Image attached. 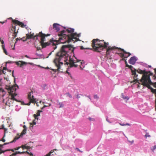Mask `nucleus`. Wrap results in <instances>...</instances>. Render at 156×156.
<instances>
[{
    "label": "nucleus",
    "mask_w": 156,
    "mask_h": 156,
    "mask_svg": "<svg viewBox=\"0 0 156 156\" xmlns=\"http://www.w3.org/2000/svg\"><path fill=\"white\" fill-rule=\"evenodd\" d=\"M133 140L132 141V143H133Z\"/></svg>",
    "instance_id": "338daca9"
},
{
    "label": "nucleus",
    "mask_w": 156,
    "mask_h": 156,
    "mask_svg": "<svg viewBox=\"0 0 156 156\" xmlns=\"http://www.w3.org/2000/svg\"><path fill=\"white\" fill-rule=\"evenodd\" d=\"M9 94L11 96V98L10 100H8V101H7V103H6V105H8L10 106V103H9V102H12V101H11L12 100H14L17 102H20V101H19L17 99L15 98V96L13 94H12L10 92V94Z\"/></svg>",
    "instance_id": "9d476101"
},
{
    "label": "nucleus",
    "mask_w": 156,
    "mask_h": 156,
    "mask_svg": "<svg viewBox=\"0 0 156 156\" xmlns=\"http://www.w3.org/2000/svg\"><path fill=\"white\" fill-rule=\"evenodd\" d=\"M66 73L68 74L69 73L67 71H66Z\"/></svg>",
    "instance_id": "680f3d73"
},
{
    "label": "nucleus",
    "mask_w": 156,
    "mask_h": 156,
    "mask_svg": "<svg viewBox=\"0 0 156 156\" xmlns=\"http://www.w3.org/2000/svg\"><path fill=\"white\" fill-rule=\"evenodd\" d=\"M53 28L54 29L56 30L57 31H58L60 30L59 25L56 23H54L53 25Z\"/></svg>",
    "instance_id": "f3484780"
},
{
    "label": "nucleus",
    "mask_w": 156,
    "mask_h": 156,
    "mask_svg": "<svg viewBox=\"0 0 156 156\" xmlns=\"http://www.w3.org/2000/svg\"><path fill=\"white\" fill-rule=\"evenodd\" d=\"M74 31V29L71 28H68L66 30L61 31L58 33V35L59 37L58 41L61 43L72 41L74 43L77 41L78 39L77 37H79V36L76 33H73Z\"/></svg>",
    "instance_id": "7ed1b4c3"
},
{
    "label": "nucleus",
    "mask_w": 156,
    "mask_h": 156,
    "mask_svg": "<svg viewBox=\"0 0 156 156\" xmlns=\"http://www.w3.org/2000/svg\"><path fill=\"white\" fill-rule=\"evenodd\" d=\"M122 98L124 100H128L129 99V98L126 96H125L123 93L121 94Z\"/></svg>",
    "instance_id": "6ab92c4d"
},
{
    "label": "nucleus",
    "mask_w": 156,
    "mask_h": 156,
    "mask_svg": "<svg viewBox=\"0 0 156 156\" xmlns=\"http://www.w3.org/2000/svg\"><path fill=\"white\" fill-rule=\"evenodd\" d=\"M151 137V136L148 133H146L145 135V137L147 138V137Z\"/></svg>",
    "instance_id": "bb28decb"
},
{
    "label": "nucleus",
    "mask_w": 156,
    "mask_h": 156,
    "mask_svg": "<svg viewBox=\"0 0 156 156\" xmlns=\"http://www.w3.org/2000/svg\"><path fill=\"white\" fill-rule=\"evenodd\" d=\"M27 129H24L22 133V135L26 133Z\"/></svg>",
    "instance_id": "393cba45"
},
{
    "label": "nucleus",
    "mask_w": 156,
    "mask_h": 156,
    "mask_svg": "<svg viewBox=\"0 0 156 156\" xmlns=\"http://www.w3.org/2000/svg\"><path fill=\"white\" fill-rule=\"evenodd\" d=\"M13 72H14V71H13L12 72V76H13L14 77H15V76H14V74H13Z\"/></svg>",
    "instance_id": "a18cd8bd"
},
{
    "label": "nucleus",
    "mask_w": 156,
    "mask_h": 156,
    "mask_svg": "<svg viewBox=\"0 0 156 156\" xmlns=\"http://www.w3.org/2000/svg\"><path fill=\"white\" fill-rule=\"evenodd\" d=\"M12 24L11 30L12 31V32L14 34L12 35L13 40L14 38L17 36L18 30L19 28V27H17V30H16L17 25H15L17 24L18 25L22 28L25 27L26 25H25L22 22H20L16 20L12 19Z\"/></svg>",
    "instance_id": "20e7f679"
},
{
    "label": "nucleus",
    "mask_w": 156,
    "mask_h": 156,
    "mask_svg": "<svg viewBox=\"0 0 156 156\" xmlns=\"http://www.w3.org/2000/svg\"><path fill=\"white\" fill-rule=\"evenodd\" d=\"M16 87H17V88L19 87L16 84L11 86L6 85L5 88L8 91L9 94H10V92L12 94H13V92H15L16 90Z\"/></svg>",
    "instance_id": "1a4fd4ad"
},
{
    "label": "nucleus",
    "mask_w": 156,
    "mask_h": 156,
    "mask_svg": "<svg viewBox=\"0 0 156 156\" xmlns=\"http://www.w3.org/2000/svg\"><path fill=\"white\" fill-rule=\"evenodd\" d=\"M82 47H81V49H82V48H82Z\"/></svg>",
    "instance_id": "774afa93"
},
{
    "label": "nucleus",
    "mask_w": 156,
    "mask_h": 156,
    "mask_svg": "<svg viewBox=\"0 0 156 156\" xmlns=\"http://www.w3.org/2000/svg\"><path fill=\"white\" fill-rule=\"evenodd\" d=\"M118 54L120 56L121 58H122V60H124V54L123 53H118Z\"/></svg>",
    "instance_id": "4be33fe9"
},
{
    "label": "nucleus",
    "mask_w": 156,
    "mask_h": 156,
    "mask_svg": "<svg viewBox=\"0 0 156 156\" xmlns=\"http://www.w3.org/2000/svg\"><path fill=\"white\" fill-rule=\"evenodd\" d=\"M80 95L83 96V95L78 94L76 95V98L77 99H79V98H80Z\"/></svg>",
    "instance_id": "72a5a7b5"
},
{
    "label": "nucleus",
    "mask_w": 156,
    "mask_h": 156,
    "mask_svg": "<svg viewBox=\"0 0 156 156\" xmlns=\"http://www.w3.org/2000/svg\"><path fill=\"white\" fill-rule=\"evenodd\" d=\"M37 50H39L41 49V48L40 47H37Z\"/></svg>",
    "instance_id": "49530a36"
},
{
    "label": "nucleus",
    "mask_w": 156,
    "mask_h": 156,
    "mask_svg": "<svg viewBox=\"0 0 156 156\" xmlns=\"http://www.w3.org/2000/svg\"><path fill=\"white\" fill-rule=\"evenodd\" d=\"M129 68L131 69L132 73V75L133 76V79L134 80L133 81H131V83H138L140 84V83L139 82V80L137 78L138 75L136 73V69H135L133 67V66L131 65H130Z\"/></svg>",
    "instance_id": "0eeeda50"
},
{
    "label": "nucleus",
    "mask_w": 156,
    "mask_h": 156,
    "mask_svg": "<svg viewBox=\"0 0 156 156\" xmlns=\"http://www.w3.org/2000/svg\"><path fill=\"white\" fill-rule=\"evenodd\" d=\"M36 102H37V101H36ZM36 105H37V106H39V105H38V103H37L36 102Z\"/></svg>",
    "instance_id": "6e6d98bb"
},
{
    "label": "nucleus",
    "mask_w": 156,
    "mask_h": 156,
    "mask_svg": "<svg viewBox=\"0 0 156 156\" xmlns=\"http://www.w3.org/2000/svg\"><path fill=\"white\" fill-rule=\"evenodd\" d=\"M136 72H137L139 73L140 74H143V75H144L145 74V75L146 74H147L149 73L150 72H146L145 70H142L141 69H139L138 70L136 69Z\"/></svg>",
    "instance_id": "dca6fc26"
},
{
    "label": "nucleus",
    "mask_w": 156,
    "mask_h": 156,
    "mask_svg": "<svg viewBox=\"0 0 156 156\" xmlns=\"http://www.w3.org/2000/svg\"><path fill=\"white\" fill-rule=\"evenodd\" d=\"M42 112V110H38L36 114H34V117L35 118V119L37 120L38 119V116H39L40 115V112Z\"/></svg>",
    "instance_id": "a211bd4d"
},
{
    "label": "nucleus",
    "mask_w": 156,
    "mask_h": 156,
    "mask_svg": "<svg viewBox=\"0 0 156 156\" xmlns=\"http://www.w3.org/2000/svg\"><path fill=\"white\" fill-rule=\"evenodd\" d=\"M2 49H3V50L4 52L6 55H8V53L6 50V49L5 48V45H2Z\"/></svg>",
    "instance_id": "aec40b11"
},
{
    "label": "nucleus",
    "mask_w": 156,
    "mask_h": 156,
    "mask_svg": "<svg viewBox=\"0 0 156 156\" xmlns=\"http://www.w3.org/2000/svg\"><path fill=\"white\" fill-rule=\"evenodd\" d=\"M66 94L67 95L69 96V98H71L72 97L71 95L69 93H67Z\"/></svg>",
    "instance_id": "2f4dec72"
},
{
    "label": "nucleus",
    "mask_w": 156,
    "mask_h": 156,
    "mask_svg": "<svg viewBox=\"0 0 156 156\" xmlns=\"http://www.w3.org/2000/svg\"><path fill=\"white\" fill-rule=\"evenodd\" d=\"M21 147H17L16 148L14 149V150H18L19 148H20Z\"/></svg>",
    "instance_id": "ea45409f"
},
{
    "label": "nucleus",
    "mask_w": 156,
    "mask_h": 156,
    "mask_svg": "<svg viewBox=\"0 0 156 156\" xmlns=\"http://www.w3.org/2000/svg\"><path fill=\"white\" fill-rule=\"evenodd\" d=\"M16 154H17V153L16 152L15 153H14L12 154L11 155H10V156H13L16 155Z\"/></svg>",
    "instance_id": "4c0bfd02"
},
{
    "label": "nucleus",
    "mask_w": 156,
    "mask_h": 156,
    "mask_svg": "<svg viewBox=\"0 0 156 156\" xmlns=\"http://www.w3.org/2000/svg\"><path fill=\"white\" fill-rule=\"evenodd\" d=\"M1 43L2 44V45H4V41L3 40H0Z\"/></svg>",
    "instance_id": "a19ab883"
},
{
    "label": "nucleus",
    "mask_w": 156,
    "mask_h": 156,
    "mask_svg": "<svg viewBox=\"0 0 156 156\" xmlns=\"http://www.w3.org/2000/svg\"><path fill=\"white\" fill-rule=\"evenodd\" d=\"M36 124V122H35V120H34L33 121V122L32 123H31V125H35Z\"/></svg>",
    "instance_id": "473e14b6"
},
{
    "label": "nucleus",
    "mask_w": 156,
    "mask_h": 156,
    "mask_svg": "<svg viewBox=\"0 0 156 156\" xmlns=\"http://www.w3.org/2000/svg\"><path fill=\"white\" fill-rule=\"evenodd\" d=\"M139 87H140V86H139V85H138V88H139Z\"/></svg>",
    "instance_id": "e2e57ef3"
},
{
    "label": "nucleus",
    "mask_w": 156,
    "mask_h": 156,
    "mask_svg": "<svg viewBox=\"0 0 156 156\" xmlns=\"http://www.w3.org/2000/svg\"><path fill=\"white\" fill-rule=\"evenodd\" d=\"M6 69H7L6 68H5V67H4L3 68V69L2 70V73L4 74H5V73H6V72H5V71H4V70H6Z\"/></svg>",
    "instance_id": "c85d7f7f"
},
{
    "label": "nucleus",
    "mask_w": 156,
    "mask_h": 156,
    "mask_svg": "<svg viewBox=\"0 0 156 156\" xmlns=\"http://www.w3.org/2000/svg\"><path fill=\"white\" fill-rule=\"evenodd\" d=\"M4 136L3 137V138H2V140H1V141H2L3 142H5V139H4Z\"/></svg>",
    "instance_id": "79ce46f5"
},
{
    "label": "nucleus",
    "mask_w": 156,
    "mask_h": 156,
    "mask_svg": "<svg viewBox=\"0 0 156 156\" xmlns=\"http://www.w3.org/2000/svg\"><path fill=\"white\" fill-rule=\"evenodd\" d=\"M12 151V152H14V151L13 150V149H8L6 150H5L4 151H2V153H4L5 152L7 151Z\"/></svg>",
    "instance_id": "a878e982"
},
{
    "label": "nucleus",
    "mask_w": 156,
    "mask_h": 156,
    "mask_svg": "<svg viewBox=\"0 0 156 156\" xmlns=\"http://www.w3.org/2000/svg\"><path fill=\"white\" fill-rule=\"evenodd\" d=\"M68 74L70 76V77L72 78V76H71V75L70 73H68Z\"/></svg>",
    "instance_id": "3c124183"
},
{
    "label": "nucleus",
    "mask_w": 156,
    "mask_h": 156,
    "mask_svg": "<svg viewBox=\"0 0 156 156\" xmlns=\"http://www.w3.org/2000/svg\"><path fill=\"white\" fill-rule=\"evenodd\" d=\"M154 72L156 74V68H155L154 69ZM154 78H156V76H154Z\"/></svg>",
    "instance_id": "c03bdc74"
},
{
    "label": "nucleus",
    "mask_w": 156,
    "mask_h": 156,
    "mask_svg": "<svg viewBox=\"0 0 156 156\" xmlns=\"http://www.w3.org/2000/svg\"><path fill=\"white\" fill-rule=\"evenodd\" d=\"M20 138V137H17V136H16L15 138H14V139H13V140L12 141H11L10 142H8V143H5L3 144V145H0V147H2L4 146V145H7V144H9V143H12L13 142H15L17 140H18L19 138Z\"/></svg>",
    "instance_id": "2eb2a0df"
},
{
    "label": "nucleus",
    "mask_w": 156,
    "mask_h": 156,
    "mask_svg": "<svg viewBox=\"0 0 156 156\" xmlns=\"http://www.w3.org/2000/svg\"><path fill=\"white\" fill-rule=\"evenodd\" d=\"M50 35V34H43L41 31L40 32L39 34H36L34 37H36V40L38 39L37 37H39L41 38V41L40 43L41 44H42L43 42L45 41V37L49 36Z\"/></svg>",
    "instance_id": "6e6552de"
},
{
    "label": "nucleus",
    "mask_w": 156,
    "mask_h": 156,
    "mask_svg": "<svg viewBox=\"0 0 156 156\" xmlns=\"http://www.w3.org/2000/svg\"><path fill=\"white\" fill-rule=\"evenodd\" d=\"M156 149V145H154V146L152 148H151V150L154 151L155 149Z\"/></svg>",
    "instance_id": "cd10ccee"
},
{
    "label": "nucleus",
    "mask_w": 156,
    "mask_h": 156,
    "mask_svg": "<svg viewBox=\"0 0 156 156\" xmlns=\"http://www.w3.org/2000/svg\"><path fill=\"white\" fill-rule=\"evenodd\" d=\"M23 127L24 128V129H26V126H25L24 125L23 126Z\"/></svg>",
    "instance_id": "bf43d9fd"
},
{
    "label": "nucleus",
    "mask_w": 156,
    "mask_h": 156,
    "mask_svg": "<svg viewBox=\"0 0 156 156\" xmlns=\"http://www.w3.org/2000/svg\"><path fill=\"white\" fill-rule=\"evenodd\" d=\"M88 119H89L90 120V121H94V119L93 118H91L90 117H89V118H88Z\"/></svg>",
    "instance_id": "58836bf2"
},
{
    "label": "nucleus",
    "mask_w": 156,
    "mask_h": 156,
    "mask_svg": "<svg viewBox=\"0 0 156 156\" xmlns=\"http://www.w3.org/2000/svg\"><path fill=\"white\" fill-rule=\"evenodd\" d=\"M16 65L18 66H19L20 67H22L24 66V65H26L28 63L22 61H20L18 62H15Z\"/></svg>",
    "instance_id": "4468645a"
},
{
    "label": "nucleus",
    "mask_w": 156,
    "mask_h": 156,
    "mask_svg": "<svg viewBox=\"0 0 156 156\" xmlns=\"http://www.w3.org/2000/svg\"><path fill=\"white\" fill-rule=\"evenodd\" d=\"M59 105H60L59 108H62L63 107V105L62 103L59 102Z\"/></svg>",
    "instance_id": "c756f323"
},
{
    "label": "nucleus",
    "mask_w": 156,
    "mask_h": 156,
    "mask_svg": "<svg viewBox=\"0 0 156 156\" xmlns=\"http://www.w3.org/2000/svg\"><path fill=\"white\" fill-rule=\"evenodd\" d=\"M152 75L153 73L150 72L147 74L145 75L144 74V75H142L141 79L140 80V81L142 85L148 88H150V85H152L153 83L151 80L150 76Z\"/></svg>",
    "instance_id": "39448f33"
},
{
    "label": "nucleus",
    "mask_w": 156,
    "mask_h": 156,
    "mask_svg": "<svg viewBox=\"0 0 156 156\" xmlns=\"http://www.w3.org/2000/svg\"><path fill=\"white\" fill-rule=\"evenodd\" d=\"M92 46L95 51L100 52L101 50H102L106 48V57L110 55L111 51L114 50H120L121 51L123 52L124 54H128V55H124V58H127L131 55L129 52H126L124 49L120 48H118L115 46L111 47V46H108V42H106L104 40H100L98 39H94L92 41Z\"/></svg>",
    "instance_id": "f03ea898"
},
{
    "label": "nucleus",
    "mask_w": 156,
    "mask_h": 156,
    "mask_svg": "<svg viewBox=\"0 0 156 156\" xmlns=\"http://www.w3.org/2000/svg\"><path fill=\"white\" fill-rule=\"evenodd\" d=\"M152 85H153L154 87L156 88V82L154 83H153L152 84Z\"/></svg>",
    "instance_id": "e433bc0d"
},
{
    "label": "nucleus",
    "mask_w": 156,
    "mask_h": 156,
    "mask_svg": "<svg viewBox=\"0 0 156 156\" xmlns=\"http://www.w3.org/2000/svg\"><path fill=\"white\" fill-rule=\"evenodd\" d=\"M26 38V37H25V38H23V40H25V38Z\"/></svg>",
    "instance_id": "69168bd1"
},
{
    "label": "nucleus",
    "mask_w": 156,
    "mask_h": 156,
    "mask_svg": "<svg viewBox=\"0 0 156 156\" xmlns=\"http://www.w3.org/2000/svg\"><path fill=\"white\" fill-rule=\"evenodd\" d=\"M12 49L13 50H14L15 49V45H14V46H13V48Z\"/></svg>",
    "instance_id": "13d9d810"
},
{
    "label": "nucleus",
    "mask_w": 156,
    "mask_h": 156,
    "mask_svg": "<svg viewBox=\"0 0 156 156\" xmlns=\"http://www.w3.org/2000/svg\"><path fill=\"white\" fill-rule=\"evenodd\" d=\"M25 38V37H23L22 38H20V37L19 38H17L16 39V42L15 44L16 43V42L18 41V40H22L23 41V38Z\"/></svg>",
    "instance_id": "5701e85b"
},
{
    "label": "nucleus",
    "mask_w": 156,
    "mask_h": 156,
    "mask_svg": "<svg viewBox=\"0 0 156 156\" xmlns=\"http://www.w3.org/2000/svg\"><path fill=\"white\" fill-rule=\"evenodd\" d=\"M106 121H108V122H110V123H111L110 122L108 121V119H106Z\"/></svg>",
    "instance_id": "4d7b16f0"
},
{
    "label": "nucleus",
    "mask_w": 156,
    "mask_h": 156,
    "mask_svg": "<svg viewBox=\"0 0 156 156\" xmlns=\"http://www.w3.org/2000/svg\"><path fill=\"white\" fill-rule=\"evenodd\" d=\"M94 98L95 99H98L99 98L98 97V95H95L94 96Z\"/></svg>",
    "instance_id": "f704fd0d"
},
{
    "label": "nucleus",
    "mask_w": 156,
    "mask_h": 156,
    "mask_svg": "<svg viewBox=\"0 0 156 156\" xmlns=\"http://www.w3.org/2000/svg\"><path fill=\"white\" fill-rule=\"evenodd\" d=\"M69 50H71L72 52L73 51V48L71 45H63L62 47L59 51L57 53L55 58L54 60V62L58 69H52V70L55 72L57 70L62 72L60 70V64L62 65L63 62H66L67 65L69 64L71 67H76L79 65L81 69L84 68V66L83 65L84 63L82 62L79 63V62H80L81 60L77 59L74 55L72 58L69 57V62H67L68 58V52Z\"/></svg>",
    "instance_id": "f257e3e1"
},
{
    "label": "nucleus",
    "mask_w": 156,
    "mask_h": 156,
    "mask_svg": "<svg viewBox=\"0 0 156 156\" xmlns=\"http://www.w3.org/2000/svg\"><path fill=\"white\" fill-rule=\"evenodd\" d=\"M124 60H125V64H126H126H127V61H126V60H125V59H124Z\"/></svg>",
    "instance_id": "5fc2aeb1"
},
{
    "label": "nucleus",
    "mask_w": 156,
    "mask_h": 156,
    "mask_svg": "<svg viewBox=\"0 0 156 156\" xmlns=\"http://www.w3.org/2000/svg\"><path fill=\"white\" fill-rule=\"evenodd\" d=\"M13 94H14V96H16L17 95V94L15 93V92H13Z\"/></svg>",
    "instance_id": "8fccbe9b"
},
{
    "label": "nucleus",
    "mask_w": 156,
    "mask_h": 156,
    "mask_svg": "<svg viewBox=\"0 0 156 156\" xmlns=\"http://www.w3.org/2000/svg\"><path fill=\"white\" fill-rule=\"evenodd\" d=\"M33 93V92L32 91L29 93L28 95V98L30 102H32V103H36V99H34V96L33 95H32Z\"/></svg>",
    "instance_id": "9b49d317"
},
{
    "label": "nucleus",
    "mask_w": 156,
    "mask_h": 156,
    "mask_svg": "<svg viewBox=\"0 0 156 156\" xmlns=\"http://www.w3.org/2000/svg\"><path fill=\"white\" fill-rule=\"evenodd\" d=\"M76 150H77V151H79L80 152H82V151H80L78 148H76L75 149Z\"/></svg>",
    "instance_id": "c9c22d12"
},
{
    "label": "nucleus",
    "mask_w": 156,
    "mask_h": 156,
    "mask_svg": "<svg viewBox=\"0 0 156 156\" xmlns=\"http://www.w3.org/2000/svg\"><path fill=\"white\" fill-rule=\"evenodd\" d=\"M47 106L45 105H44V106L42 108H41V109H43L45 107H46Z\"/></svg>",
    "instance_id": "37998d69"
},
{
    "label": "nucleus",
    "mask_w": 156,
    "mask_h": 156,
    "mask_svg": "<svg viewBox=\"0 0 156 156\" xmlns=\"http://www.w3.org/2000/svg\"><path fill=\"white\" fill-rule=\"evenodd\" d=\"M31 102H30H30L28 103L27 104V105H30V103Z\"/></svg>",
    "instance_id": "de8ad7c7"
},
{
    "label": "nucleus",
    "mask_w": 156,
    "mask_h": 156,
    "mask_svg": "<svg viewBox=\"0 0 156 156\" xmlns=\"http://www.w3.org/2000/svg\"><path fill=\"white\" fill-rule=\"evenodd\" d=\"M119 123L120 124V125L121 126H130V124L128 123H126L125 124H122L120 123Z\"/></svg>",
    "instance_id": "b1692460"
},
{
    "label": "nucleus",
    "mask_w": 156,
    "mask_h": 156,
    "mask_svg": "<svg viewBox=\"0 0 156 156\" xmlns=\"http://www.w3.org/2000/svg\"><path fill=\"white\" fill-rule=\"evenodd\" d=\"M40 103H41V101H40Z\"/></svg>",
    "instance_id": "0e129e2a"
},
{
    "label": "nucleus",
    "mask_w": 156,
    "mask_h": 156,
    "mask_svg": "<svg viewBox=\"0 0 156 156\" xmlns=\"http://www.w3.org/2000/svg\"><path fill=\"white\" fill-rule=\"evenodd\" d=\"M16 153H17V154H24L25 153V152H24V151H23L22 152H20V151H16Z\"/></svg>",
    "instance_id": "7c9ffc66"
},
{
    "label": "nucleus",
    "mask_w": 156,
    "mask_h": 156,
    "mask_svg": "<svg viewBox=\"0 0 156 156\" xmlns=\"http://www.w3.org/2000/svg\"><path fill=\"white\" fill-rule=\"evenodd\" d=\"M60 43V42H59L58 40L54 41L50 40L49 41L45 43H44V42H43V44H41V45L42 46V48H44L47 46L51 45L52 46H54L53 48L54 49H55L57 48L56 45H57Z\"/></svg>",
    "instance_id": "423d86ee"
},
{
    "label": "nucleus",
    "mask_w": 156,
    "mask_h": 156,
    "mask_svg": "<svg viewBox=\"0 0 156 156\" xmlns=\"http://www.w3.org/2000/svg\"><path fill=\"white\" fill-rule=\"evenodd\" d=\"M21 147L23 149H24L25 148L28 149L30 148H31L32 147L29 146H26L25 145H22L21 146Z\"/></svg>",
    "instance_id": "412c9836"
},
{
    "label": "nucleus",
    "mask_w": 156,
    "mask_h": 156,
    "mask_svg": "<svg viewBox=\"0 0 156 156\" xmlns=\"http://www.w3.org/2000/svg\"><path fill=\"white\" fill-rule=\"evenodd\" d=\"M25 153H27V154H29L30 153L29 152H28L27 151H26V152H25Z\"/></svg>",
    "instance_id": "603ef678"
},
{
    "label": "nucleus",
    "mask_w": 156,
    "mask_h": 156,
    "mask_svg": "<svg viewBox=\"0 0 156 156\" xmlns=\"http://www.w3.org/2000/svg\"><path fill=\"white\" fill-rule=\"evenodd\" d=\"M130 66V65H128V64H126V67H128V68H129V66Z\"/></svg>",
    "instance_id": "09e8293b"
},
{
    "label": "nucleus",
    "mask_w": 156,
    "mask_h": 156,
    "mask_svg": "<svg viewBox=\"0 0 156 156\" xmlns=\"http://www.w3.org/2000/svg\"><path fill=\"white\" fill-rule=\"evenodd\" d=\"M25 57H26V58H29V56L27 55H25Z\"/></svg>",
    "instance_id": "864d4df0"
},
{
    "label": "nucleus",
    "mask_w": 156,
    "mask_h": 156,
    "mask_svg": "<svg viewBox=\"0 0 156 156\" xmlns=\"http://www.w3.org/2000/svg\"><path fill=\"white\" fill-rule=\"evenodd\" d=\"M137 59L136 57L135 56L131 57L129 60V62L130 64L134 65L135 64L136 62V61Z\"/></svg>",
    "instance_id": "ddd939ff"
},
{
    "label": "nucleus",
    "mask_w": 156,
    "mask_h": 156,
    "mask_svg": "<svg viewBox=\"0 0 156 156\" xmlns=\"http://www.w3.org/2000/svg\"><path fill=\"white\" fill-rule=\"evenodd\" d=\"M5 22H0V23H1L2 24L3 23Z\"/></svg>",
    "instance_id": "052dcab7"
},
{
    "label": "nucleus",
    "mask_w": 156,
    "mask_h": 156,
    "mask_svg": "<svg viewBox=\"0 0 156 156\" xmlns=\"http://www.w3.org/2000/svg\"><path fill=\"white\" fill-rule=\"evenodd\" d=\"M34 33H33L32 34H26V38L25 40H23V41H24L27 40V39H30L31 38L35 39L36 38V37H34L35 36L34 35Z\"/></svg>",
    "instance_id": "f8f14e48"
}]
</instances>
